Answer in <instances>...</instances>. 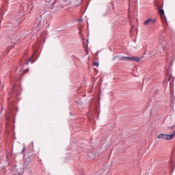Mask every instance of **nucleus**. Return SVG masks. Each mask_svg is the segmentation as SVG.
Here are the masks:
<instances>
[{
  "label": "nucleus",
  "instance_id": "obj_1",
  "mask_svg": "<svg viewBox=\"0 0 175 175\" xmlns=\"http://www.w3.org/2000/svg\"><path fill=\"white\" fill-rule=\"evenodd\" d=\"M154 6H156L157 9L158 10V13L163 23H165V24H167V21L166 20V16H165V10L162 9V8H163V3H162V5H161L158 0H154Z\"/></svg>",
  "mask_w": 175,
  "mask_h": 175
},
{
  "label": "nucleus",
  "instance_id": "obj_2",
  "mask_svg": "<svg viewBox=\"0 0 175 175\" xmlns=\"http://www.w3.org/2000/svg\"><path fill=\"white\" fill-rule=\"evenodd\" d=\"M175 136V131L171 134H163L160 133L157 135L158 139H161L162 140H172V139H174Z\"/></svg>",
  "mask_w": 175,
  "mask_h": 175
},
{
  "label": "nucleus",
  "instance_id": "obj_3",
  "mask_svg": "<svg viewBox=\"0 0 175 175\" xmlns=\"http://www.w3.org/2000/svg\"><path fill=\"white\" fill-rule=\"evenodd\" d=\"M121 61H131V62H140L142 61V59L139 57H122L120 58Z\"/></svg>",
  "mask_w": 175,
  "mask_h": 175
},
{
  "label": "nucleus",
  "instance_id": "obj_4",
  "mask_svg": "<svg viewBox=\"0 0 175 175\" xmlns=\"http://www.w3.org/2000/svg\"><path fill=\"white\" fill-rule=\"evenodd\" d=\"M156 21H157L155 19L149 18L144 22V25H154V24H155Z\"/></svg>",
  "mask_w": 175,
  "mask_h": 175
},
{
  "label": "nucleus",
  "instance_id": "obj_5",
  "mask_svg": "<svg viewBox=\"0 0 175 175\" xmlns=\"http://www.w3.org/2000/svg\"><path fill=\"white\" fill-rule=\"evenodd\" d=\"M83 40V45L85 49V52L86 53V55L88 54V39L86 40L87 43L84 42V38H82Z\"/></svg>",
  "mask_w": 175,
  "mask_h": 175
},
{
  "label": "nucleus",
  "instance_id": "obj_6",
  "mask_svg": "<svg viewBox=\"0 0 175 175\" xmlns=\"http://www.w3.org/2000/svg\"><path fill=\"white\" fill-rule=\"evenodd\" d=\"M109 12H110V8H105L101 12V16H103V17H105V16H106V14H107Z\"/></svg>",
  "mask_w": 175,
  "mask_h": 175
},
{
  "label": "nucleus",
  "instance_id": "obj_7",
  "mask_svg": "<svg viewBox=\"0 0 175 175\" xmlns=\"http://www.w3.org/2000/svg\"><path fill=\"white\" fill-rule=\"evenodd\" d=\"M18 16H19V18H23V17H24V16H25V12H24V10H22L18 12Z\"/></svg>",
  "mask_w": 175,
  "mask_h": 175
},
{
  "label": "nucleus",
  "instance_id": "obj_8",
  "mask_svg": "<svg viewBox=\"0 0 175 175\" xmlns=\"http://www.w3.org/2000/svg\"><path fill=\"white\" fill-rule=\"evenodd\" d=\"M3 12V8H1V11H0V24L2 21V17H3V14H2Z\"/></svg>",
  "mask_w": 175,
  "mask_h": 175
},
{
  "label": "nucleus",
  "instance_id": "obj_9",
  "mask_svg": "<svg viewBox=\"0 0 175 175\" xmlns=\"http://www.w3.org/2000/svg\"><path fill=\"white\" fill-rule=\"evenodd\" d=\"M31 162V157H28L25 159V165Z\"/></svg>",
  "mask_w": 175,
  "mask_h": 175
},
{
  "label": "nucleus",
  "instance_id": "obj_10",
  "mask_svg": "<svg viewBox=\"0 0 175 175\" xmlns=\"http://www.w3.org/2000/svg\"><path fill=\"white\" fill-rule=\"evenodd\" d=\"M70 3H72V2L70 1V0H66L64 1V6H68V5H70Z\"/></svg>",
  "mask_w": 175,
  "mask_h": 175
},
{
  "label": "nucleus",
  "instance_id": "obj_11",
  "mask_svg": "<svg viewBox=\"0 0 175 175\" xmlns=\"http://www.w3.org/2000/svg\"><path fill=\"white\" fill-rule=\"evenodd\" d=\"M159 50L160 51H165V46H162V45H160V46H159Z\"/></svg>",
  "mask_w": 175,
  "mask_h": 175
},
{
  "label": "nucleus",
  "instance_id": "obj_12",
  "mask_svg": "<svg viewBox=\"0 0 175 175\" xmlns=\"http://www.w3.org/2000/svg\"><path fill=\"white\" fill-rule=\"evenodd\" d=\"M28 9L29 10H32V9H33V3H30L29 5H28Z\"/></svg>",
  "mask_w": 175,
  "mask_h": 175
},
{
  "label": "nucleus",
  "instance_id": "obj_13",
  "mask_svg": "<svg viewBox=\"0 0 175 175\" xmlns=\"http://www.w3.org/2000/svg\"><path fill=\"white\" fill-rule=\"evenodd\" d=\"M32 58H33V55H32L31 57L28 59V62L26 63L27 65H28L29 62L33 63V62H32Z\"/></svg>",
  "mask_w": 175,
  "mask_h": 175
},
{
  "label": "nucleus",
  "instance_id": "obj_14",
  "mask_svg": "<svg viewBox=\"0 0 175 175\" xmlns=\"http://www.w3.org/2000/svg\"><path fill=\"white\" fill-rule=\"evenodd\" d=\"M93 65H94V66H99V62H93Z\"/></svg>",
  "mask_w": 175,
  "mask_h": 175
},
{
  "label": "nucleus",
  "instance_id": "obj_15",
  "mask_svg": "<svg viewBox=\"0 0 175 175\" xmlns=\"http://www.w3.org/2000/svg\"><path fill=\"white\" fill-rule=\"evenodd\" d=\"M175 125L172 126H169L167 128V129H170V131H173V129H174Z\"/></svg>",
  "mask_w": 175,
  "mask_h": 175
},
{
  "label": "nucleus",
  "instance_id": "obj_16",
  "mask_svg": "<svg viewBox=\"0 0 175 175\" xmlns=\"http://www.w3.org/2000/svg\"><path fill=\"white\" fill-rule=\"evenodd\" d=\"M88 114H89V116H88V121H91V118L90 117V116H91L90 109H89Z\"/></svg>",
  "mask_w": 175,
  "mask_h": 175
},
{
  "label": "nucleus",
  "instance_id": "obj_17",
  "mask_svg": "<svg viewBox=\"0 0 175 175\" xmlns=\"http://www.w3.org/2000/svg\"><path fill=\"white\" fill-rule=\"evenodd\" d=\"M170 79H172V77L170 76L168 78V81H170Z\"/></svg>",
  "mask_w": 175,
  "mask_h": 175
},
{
  "label": "nucleus",
  "instance_id": "obj_18",
  "mask_svg": "<svg viewBox=\"0 0 175 175\" xmlns=\"http://www.w3.org/2000/svg\"><path fill=\"white\" fill-rule=\"evenodd\" d=\"M78 21L80 23L81 21H83V19H79Z\"/></svg>",
  "mask_w": 175,
  "mask_h": 175
},
{
  "label": "nucleus",
  "instance_id": "obj_19",
  "mask_svg": "<svg viewBox=\"0 0 175 175\" xmlns=\"http://www.w3.org/2000/svg\"><path fill=\"white\" fill-rule=\"evenodd\" d=\"M18 25H20V23H18V25H17V27H18Z\"/></svg>",
  "mask_w": 175,
  "mask_h": 175
},
{
  "label": "nucleus",
  "instance_id": "obj_20",
  "mask_svg": "<svg viewBox=\"0 0 175 175\" xmlns=\"http://www.w3.org/2000/svg\"><path fill=\"white\" fill-rule=\"evenodd\" d=\"M7 53H9V49L7 50Z\"/></svg>",
  "mask_w": 175,
  "mask_h": 175
},
{
  "label": "nucleus",
  "instance_id": "obj_21",
  "mask_svg": "<svg viewBox=\"0 0 175 175\" xmlns=\"http://www.w3.org/2000/svg\"><path fill=\"white\" fill-rule=\"evenodd\" d=\"M133 28H134V27L133 26V27H131V29H133Z\"/></svg>",
  "mask_w": 175,
  "mask_h": 175
},
{
  "label": "nucleus",
  "instance_id": "obj_22",
  "mask_svg": "<svg viewBox=\"0 0 175 175\" xmlns=\"http://www.w3.org/2000/svg\"><path fill=\"white\" fill-rule=\"evenodd\" d=\"M24 150H25V148H23V151H24Z\"/></svg>",
  "mask_w": 175,
  "mask_h": 175
}]
</instances>
